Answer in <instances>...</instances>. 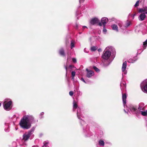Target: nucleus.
Listing matches in <instances>:
<instances>
[{
  "mask_svg": "<svg viewBox=\"0 0 147 147\" xmlns=\"http://www.w3.org/2000/svg\"><path fill=\"white\" fill-rule=\"evenodd\" d=\"M111 55V53L104 51L102 56L103 59L107 60L109 59Z\"/></svg>",
  "mask_w": 147,
  "mask_h": 147,
  "instance_id": "obj_10",
  "label": "nucleus"
},
{
  "mask_svg": "<svg viewBox=\"0 0 147 147\" xmlns=\"http://www.w3.org/2000/svg\"><path fill=\"white\" fill-rule=\"evenodd\" d=\"M108 22V19L106 17L102 18L101 19V22L103 26H105L106 24Z\"/></svg>",
  "mask_w": 147,
  "mask_h": 147,
  "instance_id": "obj_15",
  "label": "nucleus"
},
{
  "mask_svg": "<svg viewBox=\"0 0 147 147\" xmlns=\"http://www.w3.org/2000/svg\"><path fill=\"white\" fill-rule=\"evenodd\" d=\"M76 74V72L74 71H72L71 72V76H75Z\"/></svg>",
  "mask_w": 147,
  "mask_h": 147,
  "instance_id": "obj_35",
  "label": "nucleus"
},
{
  "mask_svg": "<svg viewBox=\"0 0 147 147\" xmlns=\"http://www.w3.org/2000/svg\"><path fill=\"white\" fill-rule=\"evenodd\" d=\"M74 76H72V79L73 80H74Z\"/></svg>",
  "mask_w": 147,
  "mask_h": 147,
  "instance_id": "obj_48",
  "label": "nucleus"
},
{
  "mask_svg": "<svg viewBox=\"0 0 147 147\" xmlns=\"http://www.w3.org/2000/svg\"><path fill=\"white\" fill-rule=\"evenodd\" d=\"M87 71L86 76L88 78H91L94 75V73L92 70H89L87 69H86Z\"/></svg>",
  "mask_w": 147,
  "mask_h": 147,
  "instance_id": "obj_12",
  "label": "nucleus"
},
{
  "mask_svg": "<svg viewBox=\"0 0 147 147\" xmlns=\"http://www.w3.org/2000/svg\"><path fill=\"white\" fill-rule=\"evenodd\" d=\"M107 52H108L111 55V53L113 55V57H115V49L112 46H108L106 48L105 50Z\"/></svg>",
  "mask_w": 147,
  "mask_h": 147,
  "instance_id": "obj_7",
  "label": "nucleus"
},
{
  "mask_svg": "<svg viewBox=\"0 0 147 147\" xmlns=\"http://www.w3.org/2000/svg\"><path fill=\"white\" fill-rule=\"evenodd\" d=\"M1 103H0V107H1Z\"/></svg>",
  "mask_w": 147,
  "mask_h": 147,
  "instance_id": "obj_51",
  "label": "nucleus"
},
{
  "mask_svg": "<svg viewBox=\"0 0 147 147\" xmlns=\"http://www.w3.org/2000/svg\"><path fill=\"white\" fill-rule=\"evenodd\" d=\"M97 49L96 47L93 46L91 47V50L92 51H94L96 50Z\"/></svg>",
  "mask_w": 147,
  "mask_h": 147,
  "instance_id": "obj_27",
  "label": "nucleus"
},
{
  "mask_svg": "<svg viewBox=\"0 0 147 147\" xmlns=\"http://www.w3.org/2000/svg\"><path fill=\"white\" fill-rule=\"evenodd\" d=\"M93 68L96 72H98L100 71V70L96 67L94 66L93 67Z\"/></svg>",
  "mask_w": 147,
  "mask_h": 147,
  "instance_id": "obj_28",
  "label": "nucleus"
},
{
  "mask_svg": "<svg viewBox=\"0 0 147 147\" xmlns=\"http://www.w3.org/2000/svg\"><path fill=\"white\" fill-rule=\"evenodd\" d=\"M140 87L142 91L147 93V79L144 80L141 84Z\"/></svg>",
  "mask_w": 147,
  "mask_h": 147,
  "instance_id": "obj_6",
  "label": "nucleus"
},
{
  "mask_svg": "<svg viewBox=\"0 0 147 147\" xmlns=\"http://www.w3.org/2000/svg\"><path fill=\"white\" fill-rule=\"evenodd\" d=\"M81 13L80 12V10L79 9H78L76 11V16L77 17L79 16L77 18L78 19H79L78 18L81 16L80 15Z\"/></svg>",
  "mask_w": 147,
  "mask_h": 147,
  "instance_id": "obj_22",
  "label": "nucleus"
},
{
  "mask_svg": "<svg viewBox=\"0 0 147 147\" xmlns=\"http://www.w3.org/2000/svg\"><path fill=\"white\" fill-rule=\"evenodd\" d=\"M73 104V111H74L76 109H77V117L78 119H80L81 117H83L81 114L80 109L79 107H78V105L75 101H74Z\"/></svg>",
  "mask_w": 147,
  "mask_h": 147,
  "instance_id": "obj_5",
  "label": "nucleus"
},
{
  "mask_svg": "<svg viewBox=\"0 0 147 147\" xmlns=\"http://www.w3.org/2000/svg\"><path fill=\"white\" fill-rule=\"evenodd\" d=\"M80 122L81 124L82 125H86L85 121H84L83 120H82L81 119V121H80Z\"/></svg>",
  "mask_w": 147,
  "mask_h": 147,
  "instance_id": "obj_33",
  "label": "nucleus"
},
{
  "mask_svg": "<svg viewBox=\"0 0 147 147\" xmlns=\"http://www.w3.org/2000/svg\"><path fill=\"white\" fill-rule=\"evenodd\" d=\"M102 23L100 22L98 23V25L100 26H101L102 25Z\"/></svg>",
  "mask_w": 147,
  "mask_h": 147,
  "instance_id": "obj_43",
  "label": "nucleus"
},
{
  "mask_svg": "<svg viewBox=\"0 0 147 147\" xmlns=\"http://www.w3.org/2000/svg\"><path fill=\"white\" fill-rule=\"evenodd\" d=\"M131 24V22L127 20L125 23L124 26H123V23L121 22L118 24V25L121 29L123 30L125 29L126 28L129 26Z\"/></svg>",
  "mask_w": 147,
  "mask_h": 147,
  "instance_id": "obj_8",
  "label": "nucleus"
},
{
  "mask_svg": "<svg viewBox=\"0 0 147 147\" xmlns=\"http://www.w3.org/2000/svg\"><path fill=\"white\" fill-rule=\"evenodd\" d=\"M146 16L144 13H142L139 16L138 18L140 21H142L144 20L146 18Z\"/></svg>",
  "mask_w": 147,
  "mask_h": 147,
  "instance_id": "obj_13",
  "label": "nucleus"
},
{
  "mask_svg": "<svg viewBox=\"0 0 147 147\" xmlns=\"http://www.w3.org/2000/svg\"><path fill=\"white\" fill-rule=\"evenodd\" d=\"M65 69L66 70V76H67V67H66V66L65 65Z\"/></svg>",
  "mask_w": 147,
  "mask_h": 147,
  "instance_id": "obj_45",
  "label": "nucleus"
},
{
  "mask_svg": "<svg viewBox=\"0 0 147 147\" xmlns=\"http://www.w3.org/2000/svg\"><path fill=\"white\" fill-rule=\"evenodd\" d=\"M85 28H87V27L85 26H84L82 27V28L83 29H84Z\"/></svg>",
  "mask_w": 147,
  "mask_h": 147,
  "instance_id": "obj_46",
  "label": "nucleus"
},
{
  "mask_svg": "<svg viewBox=\"0 0 147 147\" xmlns=\"http://www.w3.org/2000/svg\"><path fill=\"white\" fill-rule=\"evenodd\" d=\"M34 121V118L31 115H25L21 119L20 125L22 128L28 129L31 127V124Z\"/></svg>",
  "mask_w": 147,
  "mask_h": 147,
  "instance_id": "obj_2",
  "label": "nucleus"
},
{
  "mask_svg": "<svg viewBox=\"0 0 147 147\" xmlns=\"http://www.w3.org/2000/svg\"><path fill=\"white\" fill-rule=\"evenodd\" d=\"M147 46V39L143 43V49L144 50L145 49L146 47Z\"/></svg>",
  "mask_w": 147,
  "mask_h": 147,
  "instance_id": "obj_25",
  "label": "nucleus"
},
{
  "mask_svg": "<svg viewBox=\"0 0 147 147\" xmlns=\"http://www.w3.org/2000/svg\"><path fill=\"white\" fill-rule=\"evenodd\" d=\"M111 27L113 30H114L116 32H119L118 28L117 25L115 24H112L111 26Z\"/></svg>",
  "mask_w": 147,
  "mask_h": 147,
  "instance_id": "obj_16",
  "label": "nucleus"
},
{
  "mask_svg": "<svg viewBox=\"0 0 147 147\" xmlns=\"http://www.w3.org/2000/svg\"><path fill=\"white\" fill-rule=\"evenodd\" d=\"M81 80L84 83H86V81H85V80H84V79L83 78H82L81 79Z\"/></svg>",
  "mask_w": 147,
  "mask_h": 147,
  "instance_id": "obj_39",
  "label": "nucleus"
},
{
  "mask_svg": "<svg viewBox=\"0 0 147 147\" xmlns=\"http://www.w3.org/2000/svg\"><path fill=\"white\" fill-rule=\"evenodd\" d=\"M127 66V62L126 61H125L123 62L122 64L121 68V71L122 72V75L123 76L124 75H125L127 74V71L126 70Z\"/></svg>",
  "mask_w": 147,
  "mask_h": 147,
  "instance_id": "obj_9",
  "label": "nucleus"
},
{
  "mask_svg": "<svg viewBox=\"0 0 147 147\" xmlns=\"http://www.w3.org/2000/svg\"><path fill=\"white\" fill-rule=\"evenodd\" d=\"M85 135L86 136H87V137H89V136H90L91 135V134H87V135L86 134H85Z\"/></svg>",
  "mask_w": 147,
  "mask_h": 147,
  "instance_id": "obj_44",
  "label": "nucleus"
},
{
  "mask_svg": "<svg viewBox=\"0 0 147 147\" xmlns=\"http://www.w3.org/2000/svg\"><path fill=\"white\" fill-rule=\"evenodd\" d=\"M98 144L100 146H103L105 145V142L102 140H100L98 141Z\"/></svg>",
  "mask_w": 147,
  "mask_h": 147,
  "instance_id": "obj_20",
  "label": "nucleus"
},
{
  "mask_svg": "<svg viewBox=\"0 0 147 147\" xmlns=\"http://www.w3.org/2000/svg\"><path fill=\"white\" fill-rule=\"evenodd\" d=\"M83 130L84 132L85 133V134H86V133H88H88L89 132L88 129H87V130H86V131H85L84 128L83 129Z\"/></svg>",
  "mask_w": 147,
  "mask_h": 147,
  "instance_id": "obj_38",
  "label": "nucleus"
},
{
  "mask_svg": "<svg viewBox=\"0 0 147 147\" xmlns=\"http://www.w3.org/2000/svg\"><path fill=\"white\" fill-rule=\"evenodd\" d=\"M141 115L144 116H146L147 115V109H145L144 111H140Z\"/></svg>",
  "mask_w": 147,
  "mask_h": 147,
  "instance_id": "obj_21",
  "label": "nucleus"
},
{
  "mask_svg": "<svg viewBox=\"0 0 147 147\" xmlns=\"http://www.w3.org/2000/svg\"><path fill=\"white\" fill-rule=\"evenodd\" d=\"M44 113L43 112H42L39 115V118L40 119H42L43 117V116L44 115Z\"/></svg>",
  "mask_w": 147,
  "mask_h": 147,
  "instance_id": "obj_31",
  "label": "nucleus"
},
{
  "mask_svg": "<svg viewBox=\"0 0 147 147\" xmlns=\"http://www.w3.org/2000/svg\"><path fill=\"white\" fill-rule=\"evenodd\" d=\"M60 55L61 56H65V55L64 51L63 48H61L59 51Z\"/></svg>",
  "mask_w": 147,
  "mask_h": 147,
  "instance_id": "obj_18",
  "label": "nucleus"
},
{
  "mask_svg": "<svg viewBox=\"0 0 147 147\" xmlns=\"http://www.w3.org/2000/svg\"><path fill=\"white\" fill-rule=\"evenodd\" d=\"M9 124L8 123H5V131L6 132H8L9 131Z\"/></svg>",
  "mask_w": 147,
  "mask_h": 147,
  "instance_id": "obj_19",
  "label": "nucleus"
},
{
  "mask_svg": "<svg viewBox=\"0 0 147 147\" xmlns=\"http://www.w3.org/2000/svg\"><path fill=\"white\" fill-rule=\"evenodd\" d=\"M75 94L78 96L81 95L82 94V93L78 90L75 92Z\"/></svg>",
  "mask_w": 147,
  "mask_h": 147,
  "instance_id": "obj_23",
  "label": "nucleus"
},
{
  "mask_svg": "<svg viewBox=\"0 0 147 147\" xmlns=\"http://www.w3.org/2000/svg\"><path fill=\"white\" fill-rule=\"evenodd\" d=\"M49 142L48 141H45L43 142V146L42 147H49L48 146Z\"/></svg>",
  "mask_w": 147,
  "mask_h": 147,
  "instance_id": "obj_24",
  "label": "nucleus"
},
{
  "mask_svg": "<svg viewBox=\"0 0 147 147\" xmlns=\"http://www.w3.org/2000/svg\"><path fill=\"white\" fill-rule=\"evenodd\" d=\"M105 26H103V32L104 34H106L107 32V30L105 27Z\"/></svg>",
  "mask_w": 147,
  "mask_h": 147,
  "instance_id": "obj_30",
  "label": "nucleus"
},
{
  "mask_svg": "<svg viewBox=\"0 0 147 147\" xmlns=\"http://www.w3.org/2000/svg\"><path fill=\"white\" fill-rule=\"evenodd\" d=\"M73 94L74 92L73 91H70V92H69V94L70 95V96H72L73 95Z\"/></svg>",
  "mask_w": 147,
  "mask_h": 147,
  "instance_id": "obj_37",
  "label": "nucleus"
},
{
  "mask_svg": "<svg viewBox=\"0 0 147 147\" xmlns=\"http://www.w3.org/2000/svg\"><path fill=\"white\" fill-rule=\"evenodd\" d=\"M99 22V20L97 18H95L91 19L90 21V24L92 25H94Z\"/></svg>",
  "mask_w": 147,
  "mask_h": 147,
  "instance_id": "obj_11",
  "label": "nucleus"
},
{
  "mask_svg": "<svg viewBox=\"0 0 147 147\" xmlns=\"http://www.w3.org/2000/svg\"><path fill=\"white\" fill-rule=\"evenodd\" d=\"M12 146L13 147H17V144L16 142H13L12 143Z\"/></svg>",
  "mask_w": 147,
  "mask_h": 147,
  "instance_id": "obj_32",
  "label": "nucleus"
},
{
  "mask_svg": "<svg viewBox=\"0 0 147 147\" xmlns=\"http://www.w3.org/2000/svg\"><path fill=\"white\" fill-rule=\"evenodd\" d=\"M139 12L140 13H144L145 14H147V7H143V8H140L139 9Z\"/></svg>",
  "mask_w": 147,
  "mask_h": 147,
  "instance_id": "obj_14",
  "label": "nucleus"
},
{
  "mask_svg": "<svg viewBox=\"0 0 147 147\" xmlns=\"http://www.w3.org/2000/svg\"><path fill=\"white\" fill-rule=\"evenodd\" d=\"M12 101L9 98L5 99L3 103L4 109L6 111L10 110L12 108Z\"/></svg>",
  "mask_w": 147,
  "mask_h": 147,
  "instance_id": "obj_4",
  "label": "nucleus"
},
{
  "mask_svg": "<svg viewBox=\"0 0 147 147\" xmlns=\"http://www.w3.org/2000/svg\"><path fill=\"white\" fill-rule=\"evenodd\" d=\"M78 24H76L75 28H76L77 29L78 28Z\"/></svg>",
  "mask_w": 147,
  "mask_h": 147,
  "instance_id": "obj_42",
  "label": "nucleus"
},
{
  "mask_svg": "<svg viewBox=\"0 0 147 147\" xmlns=\"http://www.w3.org/2000/svg\"><path fill=\"white\" fill-rule=\"evenodd\" d=\"M35 128L32 127L30 130L24 133L23 136V139L22 140V142H26L29 139H32L34 137L33 134Z\"/></svg>",
  "mask_w": 147,
  "mask_h": 147,
  "instance_id": "obj_3",
  "label": "nucleus"
},
{
  "mask_svg": "<svg viewBox=\"0 0 147 147\" xmlns=\"http://www.w3.org/2000/svg\"><path fill=\"white\" fill-rule=\"evenodd\" d=\"M139 2L140 1L139 0H138L136 2V3L134 5V7H137L139 5Z\"/></svg>",
  "mask_w": 147,
  "mask_h": 147,
  "instance_id": "obj_29",
  "label": "nucleus"
},
{
  "mask_svg": "<svg viewBox=\"0 0 147 147\" xmlns=\"http://www.w3.org/2000/svg\"><path fill=\"white\" fill-rule=\"evenodd\" d=\"M121 89V91L126 88V83L125 81H122L120 84Z\"/></svg>",
  "mask_w": 147,
  "mask_h": 147,
  "instance_id": "obj_17",
  "label": "nucleus"
},
{
  "mask_svg": "<svg viewBox=\"0 0 147 147\" xmlns=\"http://www.w3.org/2000/svg\"><path fill=\"white\" fill-rule=\"evenodd\" d=\"M84 51L86 53H88V50L86 48H85L84 49Z\"/></svg>",
  "mask_w": 147,
  "mask_h": 147,
  "instance_id": "obj_36",
  "label": "nucleus"
},
{
  "mask_svg": "<svg viewBox=\"0 0 147 147\" xmlns=\"http://www.w3.org/2000/svg\"><path fill=\"white\" fill-rule=\"evenodd\" d=\"M21 145H26V144L25 142H23V143Z\"/></svg>",
  "mask_w": 147,
  "mask_h": 147,
  "instance_id": "obj_47",
  "label": "nucleus"
},
{
  "mask_svg": "<svg viewBox=\"0 0 147 147\" xmlns=\"http://www.w3.org/2000/svg\"><path fill=\"white\" fill-rule=\"evenodd\" d=\"M127 96L125 94H122V99L124 108H126V110L129 112H131L134 114H138L140 113L141 111H144L146 109L144 104L143 102H140L138 105V108L136 106H132L129 108L127 107L126 104Z\"/></svg>",
  "mask_w": 147,
  "mask_h": 147,
  "instance_id": "obj_1",
  "label": "nucleus"
},
{
  "mask_svg": "<svg viewBox=\"0 0 147 147\" xmlns=\"http://www.w3.org/2000/svg\"><path fill=\"white\" fill-rule=\"evenodd\" d=\"M101 49H98V51H101Z\"/></svg>",
  "mask_w": 147,
  "mask_h": 147,
  "instance_id": "obj_50",
  "label": "nucleus"
},
{
  "mask_svg": "<svg viewBox=\"0 0 147 147\" xmlns=\"http://www.w3.org/2000/svg\"><path fill=\"white\" fill-rule=\"evenodd\" d=\"M70 46L71 48V49H72L74 47V42L73 40H71V41Z\"/></svg>",
  "mask_w": 147,
  "mask_h": 147,
  "instance_id": "obj_26",
  "label": "nucleus"
},
{
  "mask_svg": "<svg viewBox=\"0 0 147 147\" xmlns=\"http://www.w3.org/2000/svg\"><path fill=\"white\" fill-rule=\"evenodd\" d=\"M85 0H79V2L80 3H83Z\"/></svg>",
  "mask_w": 147,
  "mask_h": 147,
  "instance_id": "obj_40",
  "label": "nucleus"
},
{
  "mask_svg": "<svg viewBox=\"0 0 147 147\" xmlns=\"http://www.w3.org/2000/svg\"><path fill=\"white\" fill-rule=\"evenodd\" d=\"M136 15V13H135V14H134L132 15V17L133 18V19H134V17H135V16Z\"/></svg>",
  "mask_w": 147,
  "mask_h": 147,
  "instance_id": "obj_41",
  "label": "nucleus"
},
{
  "mask_svg": "<svg viewBox=\"0 0 147 147\" xmlns=\"http://www.w3.org/2000/svg\"><path fill=\"white\" fill-rule=\"evenodd\" d=\"M124 110L125 113H128L126 112V111H125V109Z\"/></svg>",
  "mask_w": 147,
  "mask_h": 147,
  "instance_id": "obj_49",
  "label": "nucleus"
},
{
  "mask_svg": "<svg viewBox=\"0 0 147 147\" xmlns=\"http://www.w3.org/2000/svg\"><path fill=\"white\" fill-rule=\"evenodd\" d=\"M72 60L73 62L75 63H76L77 62L76 59L75 58H72Z\"/></svg>",
  "mask_w": 147,
  "mask_h": 147,
  "instance_id": "obj_34",
  "label": "nucleus"
},
{
  "mask_svg": "<svg viewBox=\"0 0 147 147\" xmlns=\"http://www.w3.org/2000/svg\"><path fill=\"white\" fill-rule=\"evenodd\" d=\"M69 66L70 67H71V65H70Z\"/></svg>",
  "mask_w": 147,
  "mask_h": 147,
  "instance_id": "obj_52",
  "label": "nucleus"
}]
</instances>
